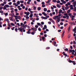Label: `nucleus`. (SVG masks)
<instances>
[{
  "label": "nucleus",
  "mask_w": 76,
  "mask_h": 76,
  "mask_svg": "<svg viewBox=\"0 0 76 76\" xmlns=\"http://www.w3.org/2000/svg\"><path fill=\"white\" fill-rule=\"evenodd\" d=\"M48 24H49V25H51V21H49L48 22Z\"/></svg>",
  "instance_id": "a18cd8bd"
},
{
  "label": "nucleus",
  "mask_w": 76,
  "mask_h": 76,
  "mask_svg": "<svg viewBox=\"0 0 76 76\" xmlns=\"http://www.w3.org/2000/svg\"><path fill=\"white\" fill-rule=\"evenodd\" d=\"M43 10L44 12H47V9L45 8Z\"/></svg>",
  "instance_id": "4468645a"
},
{
  "label": "nucleus",
  "mask_w": 76,
  "mask_h": 76,
  "mask_svg": "<svg viewBox=\"0 0 76 76\" xmlns=\"http://www.w3.org/2000/svg\"><path fill=\"white\" fill-rule=\"evenodd\" d=\"M3 9L4 10H6V6L5 5L4 6V8H3Z\"/></svg>",
  "instance_id": "c756f323"
},
{
  "label": "nucleus",
  "mask_w": 76,
  "mask_h": 76,
  "mask_svg": "<svg viewBox=\"0 0 76 76\" xmlns=\"http://www.w3.org/2000/svg\"><path fill=\"white\" fill-rule=\"evenodd\" d=\"M59 12H58V13H61L62 12V10H59Z\"/></svg>",
  "instance_id": "6ab92c4d"
},
{
  "label": "nucleus",
  "mask_w": 76,
  "mask_h": 76,
  "mask_svg": "<svg viewBox=\"0 0 76 76\" xmlns=\"http://www.w3.org/2000/svg\"><path fill=\"white\" fill-rule=\"evenodd\" d=\"M60 20H59V19H58L57 20V21H56V23H58L57 22H60Z\"/></svg>",
  "instance_id": "a878e982"
},
{
  "label": "nucleus",
  "mask_w": 76,
  "mask_h": 76,
  "mask_svg": "<svg viewBox=\"0 0 76 76\" xmlns=\"http://www.w3.org/2000/svg\"><path fill=\"white\" fill-rule=\"evenodd\" d=\"M42 7H45V4L42 5Z\"/></svg>",
  "instance_id": "a19ab883"
},
{
  "label": "nucleus",
  "mask_w": 76,
  "mask_h": 76,
  "mask_svg": "<svg viewBox=\"0 0 76 76\" xmlns=\"http://www.w3.org/2000/svg\"><path fill=\"white\" fill-rule=\"evenodd\" d=\"M17 4H20V1H18L17 3Z\"/></svg>",
  "instance_id": "2f4dec72"
},
{
  "label": "nucleus",
  "mask_w": 76,
  "mask_h": 76,
  "mask_svg": "<svg viewBox=\"0 0 76 76\" xmlns=\"http://www.w3.org/2000/svg\"><path fill=\"white\" fill-rule=\"evenodd\" d=\"M5 16H7L8 15V12H7L5 14Z\"/></svg>",
  "instance_id": "58836bf2"
},
{
  "label": "nucleus",
  "mask_w": 76,
  "mask_h": 76,
  "mask_svg": "<svg viewBox=\"0 0 76 76\" xmlns=\"http://www.w3.org/2000/svg\"><path fill=\"white\" fill-rule=\"evenodd\" d=\"M73 15H74V16H76V12H73Z\"/></svg>",
  "instance_id": "5fc2aeb1"
},
{
  "label": "nucleus",
  "mask_w": 76,
  "mask_h": 76,
  "mask_svg": "<svg viewBox=\"0 0 76 76\" xmlns=\"http://www.w3.org/2000/svg\"><path fill=\"white\" fill-rule=\"evenodd\" d=\"M63 54L64 56H65V58H66V57H67V54L65 53V52H63Z\"/></svg>",
  "instance_id": "20e7f679"
},
{
  "label": "nucleus",
  "mask_w": 76,
  "mask_h": 76,
  "mask_svg": "<svg viewBox=\"0 0 76 76\" xmlns=\"http://www.w3.org/2000/svg\"><path fill=\"white\" fill-rule=\"evenodd\" d=\"M68 31H70V27L69 26V28H68Z\"/></svg>",
  "instance_id": "774afa93"
},
{
  "label": "nucleus",
  "mask_w": 76,
  "mask_h": 76,
  "mask_svg": "<svg viewBox=\"0 0 76 76\" xmlns=\"http://www.w3.org/2000/svg\"><path fill=\"white\" fill-rule=\"evenodd\" d=\"M20 2L21 3H23L24 1H20Z\"/></svg>",
  "instance_id": "052dcab7"
},
{
  "label": "nucleus",
  "mask_w": 76,
  "mask_h": 76,
  "mask_svg": "<svg viewBox=\"0 0 76 76\" xmlns=\"http://www.w3.org/2000/svg\"><path fill=\"white\" fill-rule=\"evenodd\" d=\"M10 20H11L12 21H13V19H12V18L11 17H9V18Z\"/></svg>",
  "instance_id": "dca6fc26"
},
{
  "label": "nucleus",
  "mask_w": 76,
  "mask_h": 76,
  "mask_svg": "<svg viewBox=\"0 0 76 76\" xmlns=\"http://www.w3.org/2000/svg\"><path fill=\"white\" fill-rule=\"evenodd\" d=\"M11 25H12V26H14V25L15 24H13V23H11Z\"/></svg>",
  "instance_id": "e2e57ef3"
},
{
  "label": "nucleus",
  "mask_w": 76,
  "mask_h": 76,
  "mask_svg": "<svg viewBox=\"0 0 76 76\" xmlns=\"http://www.w3.org/2000/svg\"><path fill=\"white\" fill-rule=\"evenodd\" d=\"M35 27L36 28H38V26L37 25H36L35 26Z\"/></svg>",
  "instance_id": "0e129e2a"
},
{
  "label": "nucleus",
  "mask_w": 76,
  "mask_h": 76,
  "mask_svg": "<svg viewBox=\"0 0 76 76\" xmlns=\"http://www.w3.org/2000/svg\"><path fill=\"white\" fill-rule=\"evenodd\" d=\"M37 9V7H36L35 6L34 7L33 10H35Z\"/></svg>",
  "instance_id": "c85d7f7f"
},
{
  "label": "nucleus",
  "mask_w": 76,
  "mask_h": 76,
  "mask_svg": "<svg viewBox=\"0 0 76 76\" xmlns=\"http://www.w3.org/2000/svg\"><path fill=\"white\" fill-rule=\"evenodd\" d=\"M38 30L39 31H41V29L40 28H38Z\"/></svg>",
  "instance_id": "8fccbe9b"
},
{
  "label": "nucleus",
  "mask_w": 76,
  "mask_h": 76,
  "mask_svg": "<svg viewBox=\"0 0 76 76\" xmlns=\"http://www.w3.org/2000/svg\"><path fill=\"white\" fill-rule=\"evenodd\" d=\"M12 2H10L8 3V4H9V5H11L12 4Z\"/></svg>",
  "instance_id": "864d4df0"
},
{
  "label": "nucleus",
  "mask_w": 76,
  "mask_h": 76,
  "mask_svg": "<svg viewBox=\"0 0 76 76\" xmlns=\"http://www.w3.org/2000/svg\"><path fill=\"white\" fill-rule=\"evenodd\" d=\"M30 14V12H27V14L26 15V16H29V15Z\"/></svg>",
  "instance_id": "9b49d317"
},
{
  "label": "nucleus",
  "mask_w": 76,
  "mask_h": 76,
  "mask_svg": "<svg viewBox=\"0 0 76 76\" xmlns=\"http://www.w3.org/2000/svg\"><path fill=\"white\" fill-rule=\"evenodd\" d=\"M60 24L61 25H63V23L62 22H61L60 23Z\"/></svg>",
  "instance_id": "c03bdc74"
},
{
  "label": "nucleus",
  "mask_w": 76,
  "mask_h": 76,
  "mask_svg": "<svg viewBox=\"0 0 76 76\" xmlns=\"http://www.w3.org/2000/svg\"><path fill=\"white\" fill-rule=\"evenodd\" d=\"M67 4L69 6H70V2H67Z\"/></svg>",
  "instance_id": "338daca9"
},
{
  "label": "nucleus",
  "mask_w": 76,
  "mask_h": 76,
  "mask_svg": "<svg viewBox=\"0 0 76 76\" xmlns=\"http://www.w3.org/2000/svg\"><path fill=\"white\" fill-rule=\"evenodd\" d=\"M57 7H58V8H60V7H61V6H60V5L59 4H58L56 5Z\"/></svg>",
  "instance_id": "1a4fd4ad"
},
{
  "label": "nucleus",
  "mask_w": 76,
  "mask_h": 76,
  "mask_svg": "<svg viewBox=\"0 0 76 76\" xmlns=\"http://www.w3.org/2000/svg\"><path fill=\"white\" fill-rule=\"evenodd\" d=\"M73 61H72L71 60H70L69 61V63H72Z\"/></svg>",
  "instance_id": "de8ad7c7"
},
{
  "label": "nucleus",
  "mask_w": 76,
  "mask_h": 76,
  "mask_svg": "<svg viewBox=\"0 0 76 76\" xmlns=\"http://www.w3.org/2000/svg\"><path fill=\"white\" fill-rule=\"evenodd\" d=\"M72 63H73V64L74 65H76V62H75V61H72Z\"/></svg>",
  "instance_id": "f8f14e48"
},
{
  "label": "nucleus",
  "mask_w": 76,
  "mask_h": 76,
  "mask_svg": "<svg viewBox=\"0 0 76 76\" xmlns=\"http://www.w3.org/2000/svg\"><path fill=\"white\" fill-rule=\"evenodd\" d=\"M64 32H65V31H63V32L62 33V37L64 36Z\"/></svg>",
  "instance_id": "cd10ccee"
},
{
  "label": "nucleus",
  "mask_w": 76,
  "mask_h": 76,
  "mask_svg": "<svg viewBox=\"0 0 76 76\" xmlns=\"http://www.w3.org/2000/svg\"><path fill=\"white\" fill-rule=\"evenodd\" d=\"M51 12V11L50 10H48L47 11V12L48 13H50Z\"/></svg>",
  "instance_id": "09e8293b"
},
{
  "label": "nucleus",
  "mask_w": 76,
  "mask_h": 76,
  "mask_svg": "<svg viewBox=\"0 0 76 76\" xmlns=\"http://www.w3.org/2000/svg\"><path fill=\"white\" fill-rule=\"evenodd\" d=\"M68 48H66L64 50V51H68Z\"/></svg>",
  "instance_id": "72a5a7b5"
},
{
  "label": "nucleus",
  "mask_w": 76,
  "mask_h": 76,
  "mask_svg": "<svg viewBox=\"0 0 76 76\" xmlns=\"http://www.w3.org/2000/svg\"><path fill=\"white\" fill-rule=\"evenodd\" d=\"M69 51H70L71 52H72V54H73V55H74V53H75V50H69Z\"/></svg>",
  "instance_id": "7ed1b4c3"
},
{
  "label": "nucleus",
  "mask_w": 76,
  "mask_h": 76,
  "mask_svg": "<svg viewBox=\"0 0 76 76\" xmlns=\"http://www.w3.org/2000/svg\"><path fill=\"white\" fill-rule=\"evenodd\" d=\"M20 26L21 27H22H22H24L25 26V24H23V23H20Z\"/></svg>",
  "instance_id": "423d86ee"
},
{
  "label": "nucleus",
  "mask_w": 76,
  "mask_h": 76,
  "mask_svg": "<svg viewBox=\"0 0 76 76\" xmlns=\"http://www.w3.org/2000/svg\"><path fill=\"white\" fill-rule=\"evenodd\" d=\"M51 21L53 23V24H54V21L53 20H52Z\"/></svg>",
  "instance_id": "6e6d98bb"
},
{
  "label": "nucleus",
  "mask_w": 76,
  "mask_h": 76,
  "mask_svg": "<svg viewBox=\"0 0 76 76\" xmlns=\"http://www.w3.org/2000/svg\"><path fill=\"white\" fill-rule=\"evenodd\" d=\"M0 6H4V4H0Z\"/></svg>",
  "instance_id": "a211bd4d"
},
{
  "label": "nucleus",
  "mask_w": 76,
  "mask_h": 76,
  "mask_svg": "<svg viewBox=\"0 0 76 76\" xmlns=\"http://www.w3.org/2000/svg\"><path fill=\"white\" fill-rule=\"evenodd\" d=\"M42 19H47V18L46 17H44L43 16L41 17Z\"/></svg>",
  "instance_id": "0eeeda50"
},
{
  "label": "nucleus",
  "mask_w": 76,
  "mask_h": 76,
  "mask_svg": "<svg viewBox=\"0 0 76 76\" xmlns=\"http://www.w3.org/2000/svg\"><path fill=\"white\" fill-rule=\"evenodd\" d=\"M35 33V32H34V31H33L31 32V34H32V35H34Z\"/></svg>",
  "instance_id": "b1692460"
},
{
  "label": "nucleus",
  "mask_w": 76,
  "mask_h": 76,
  "mask_svg": "<svg viewBox=\"0 0 76 76\" xmlns=\"http://www.w3.org/2000/svg\"><path fill=\"white\" fill-rule=\"evenodd\" d=\"M67 25H68V24L67 23H66V24L64 25V26H66Z\"/></svg>",
  "instance_id": "4d7b16f0"
},
{
  "label": "nucleus",
  "mask_w": 76,
  "mask_h": 76,
  "mask_svg": "<svg viewBox=\"0 0 76 76\" xmlns=\"http://www.w3.org/2000/svg\"><path fill=\"white\" fill-rule=\"evenodd\" d=\"M56 0H53V2H54V3H56Z\"/></svg>",
  "instance_id": "603ef678"
},
{
  "label": "nucleus",
  "mask_w": 76,
  "mask_h": 76,
  "mask_svg": "<svg viewBox=\"0 0 76 76\" xmlns=\"http://www.w3.org/2000/svg\"><path fill=\"white\" fill-rule=\"evenodd\" d=\"M5 6L6 7L8 8V7H9V5H7V4L5 5Z\"/></svg>",
  "instance_id": "393cba45"
},
{
  "label": "nucleus",
  "mask_w": 76,
  "mask_h": 76,
  "mask_svg": "<svg viewBox=\"0 0 76 76\" xmlns=\"http://www.w3.org/2000/svg\"><path fill=\"white\" fill-rule=\"evenodd\" d=\"M22 28V27H21L20 28H18V31H20V32H23V31H22L24 30V29H25V27H23Z\"/></svg>",
  "instance_id": "f257e3e1"
},
{
  "label": "nucleus",
  "mask_w": 76,
  "mask_h": 76,
  "mask_svg": "<svg viewBox=\"0 0 76 76\" xmlns=\"http://www.w3.org/2000/svg\"><path fill=\"white\" fill-rule=\"evenodd\" d=\"M50 48L49 47H47L46 48V50H48L49 49H50Z\"/></svg>",
  "instance_id": "79ce46f5"
},
{
  "label": "nucleus",
  "mask_w": 76,
  "mask_h": 76,
  "mask_svg": "<svg viewBox=\"0 0 76 76\" xmlns=\"http://www.w3.org/2000/svg\"><path fill=\"white\" fill-rule=\"evenodd\" d=\"M41 7H38L37 8L38 10H41Z\"/></svg>",
  "instance_id": "ddd939ff"
},
{
  "label": "nucleus",
  "mask_w": 76,
  "mask_h": 76,
  "mask_svg": "<svg viewBox=\"0 0 76 76\" xmlns=\"http://www.w3.org/2000/svg\"><path fill=\"white\" fill-rule=\"evenodd\" d=\"M4 12V11L2 10H1L0 11V13H3Z\"/></svg>",
  "instance_id": "c9c22d12"
},
{
  "label": "nucleus",
  "mask_w": 76,
  "mask_h": 76,
  "mask_svg": "<svg viewBox=\"0 0 76 76\" xmlns=\"http://www.w3.org/2000/svg\"><path fill=\"white\" fill-rule=\"evenodd\" d=\"M53 44H54V46H56V47H57V45H56V42H54L53 41Z\"/></svg>",
  "instance_id": "39448f33"
},
{
  "label": "nucleus",
  "mask_w": 76,
  "mask_h": 76,
  "mask_svg": "<svg viewBox=\"0 0 76 76\" xmlns=\"http://www.w3.org/2000/svg\"><path fill=\"white\" fill-rule=\"evenodd\" d=\"M76 31V26L75 27V28H74L73 29L74 32H75Z\"/></svg>",
  "instance_id": "5701e85b"
},
{
  "label": "nucleus",
  "mask_w": 76,
  "mask_h": 76,
  "mask_svg": "<svg viewBox=\"0 0 76 76\" xmlns=\"http://www.w3.org/2000/svg\"><path fill=\"white\" fill-rule=\"evenodd\" d=\"M37 28H35L33 29V31L34 32H36V31H37Z\"/></svg>",
  "instance_id": "6e6552de"
},
{
  "label": "nucleus",
  "mask_w": 76,
  "mask_h": 76,
  "mask_svg": "<svg viewBox=\"0 0 76 76\" xmlns=\"http://www.w3.org/2000/svg\"><path fill=\"white\" fill-rule=\"evenodd\" d=\"M39 18H36V20H39Z\"/></svg>",
  "instance_id": "69168bd1"
},
{
  "label": "nucleus",
  "mask_w": 76,
  "mask_h": 76,
  "mask_svg": "<svg viewBox=\"0 0 76 76\" xmlns=\"http://www.w3.org/2000/svg\"><path fill=\"white\" fill-rule=\"evenodd\" d=\"M3 8V7H0V10H1Z\"/></svg>",
  "instance_id": "e433bc0d"
},
{
  "label": "nucleus",
  "mask_w": 76,
  "mask_h": 76,
  "mask_svg": "<svg viewBox=\"0 0 76 76\" xmlns=\"http://www.w3.org/2000/svg\"><path fill=\"white\" fill-rule=\"evenodd\" d=\"M58 18V16L55 15L54 16V18H53V19H55V18Z\"/></svg>",
  "instance_id": "bb28decb"
},
{
  "label": "nucleus",
  "mask_w": 76,
  "mask_h": 76,
  "mask_svg": "<svg viewBox=\"0 0 76 76\" xmlns=\"http://www.w3.org/2000/svg\"><path fill=\"white\" fill-rule=\"evenodd\" d=\"M57 16L58 18L59 16H61V13L59 14L58 15H57Z\"/></svg>",
  "instance_id": "37998d69"
},
{
  "label": "nucleus",
  "mask_w": 76,
  "mask_h": 76,
  "mask_svg": "<svg viewBox=\"0 0 76 76\" xmlns=\"http://www.w3.org/2000/svg\"><path fill=\"white\" fill-rule=\"evenodd\" d=\"M41 24L42 25H44V23L43 22H41Z\"/></svg>",
  "instance_id": "680f3d73"
},
{
  "label": "nucleus",
  "mask_w": 76,
  "mask_h": 76,
  "mask_svg": "<svg viewBox=\"0 0 76 76\" xmlns=\"http://www.w3.org/2000/svg\"><path fill=\"white\" fill-rule=\"evenodd\" d=\"M5 20H6L7 21V22H8L9 20V19H5Z\"/></svg>",
  "instance_id": "49530a36"
},
{
  "label": "nucleus",
  "mask_w": 76,
  "mask_h": 76,
  "mask_svg": "<svg viewBox=\"0 0 76 76\" xmlns=\"http://www.w3.org/2000/svg\"><path fill=\"white\" fill-rule=\"evenodd\" d=\"M50 16H53V14H52V13H50Z\"/></svg>",
  "instance_id": "13d9d810"
},
{
  "label": "nucleus",
  "mask_w": 76,
  "mask_h": 76,
  "mask_svg": "<svg viewBox=\"0 0 76 76\" xmlns=\"http://www.w3.org/2000/svg\"><path fill=\"white\" fill-rule=\"evenodd\" d=\"M23 14V12H21L20 13V16H22V15Z\"/></svg>",
  "instance_id": "2eb2a0df"
},
{
  "label": "nucleus",
  "mask_w": 76,
  "mask_h": 76,
  "mask_svg": "<svg viewBox=\"0 0 76 76\" xmlns=\"http://www.w3.org/2000/svg\"><path fill=\"white\" fill-rule=\"evenodd\" d=\"M42 39L43 40V41H44V39H45V37H44L43 36L42 37Z\"/></svg>",
  "instance_id": "f704fd0d"
},
{
  "label": "nucleus",
  "mask_w": 76,
  "mask_h": 76,
  "mask_svg": "<svg viewBox=\"0 0 76 76\" xmlns=\"http://www.w3.org/2000/svg\"><path fill=\"white\" fill-rule=\"evenodd\" d=\"M18 28H16L15 29V31H16V32H17V31H18Z\"/></svg>",
  "instance_id": "3c124183"
},
{
  "label": "nucleus",
  "mask_w": 76,
  "mask_h": 76,
  "mask_svg": "<svg viewBox=\"0 0 76 76\" xmlns=\"http://www.w3.org/2000/svg\"><path fill=\"white\" fill-rule=\"evenodd\" d=\"M70 11H71V10H70V9H69V10L68 11H67V13H70Z\"/></svg>",
  "instance_id": "9d476101"
},
{
  "label": "nucleus",
  "mask_w": 76,
  "mask_h": 76,
  "mask_svg": "<svg viewBox=\"0 0 76 76\" xmlns=\"http://www.w3.org/2000/svg\"><path fill=\"white\" fill-rule=\"evenodd\" d=\"M37 25H38V26H41V23H37Z\"/></svg>",
  "instance_id": "aec40b11"
},
{
  "label": "nucleus",
  "mask_w": 76,
  "mask_h": 76,
  "mask_svg": "<svg viewBox=\"0 0 76 76\" xmlns=\"http://www.w3.org/2000/svg\"><path fill=\"white\" fill-rule=\"evenodd\" d=\"M17 18H18V19H21V17H20V16H18Z\"/></svg>",
  "instance_id": "f3484780"
},
{
  "label": "nucleus",
  "mask_w": 76,
  "mask_h": 76,
  "mask_svg": "<svg viewBox=\"0 0 76 76\" xmlns=\"http://www.w3.org/2000/svg\"><path fill=\"white\" fill-rule=\"evenodd\" d=\"M66 17L67 18L66 19L68 20V19H69V15H67Z\"/></svg>",
  "instance_id": "7c9ffc66"
},
{
  "label": "nucleus",
  "mask_w": 76,
  "mask_h": 76,
  "mask_svg": "<svg viewBox=\"0 0 76 76\" xmlns=\"http://www.w3.org/2000/svg\"><path fill=\"white\" fill-rule=\"evenodd\" d=\"M56 3H60V1L58 0L56 2Z\"/></svg>",
  "instance_id": "4c0bfd02"
},
{
  "label": "nucleus",
  "mask_w": 76,
  "mask_h": 76,
  "mask_svg": "<svg viewBox=\"0 0 76 76\" xmlns=\"http://www.w3.org/2000/svg\"><path fill=\"white\" fill-rule=\"evenodd\" d=\"M26 19H28L29 18V17L28 16H27L26 18Z\"/></svg>",
  "instance_id": "bf43d9fd"
},
{
  "label": "nucleus",
  "mask_w": 76,
  "mask_h": 76,
  "mask_svg": "<svg viewBox=\"0 0 76 76\" xmlns=\"http://www.w3.org/2000/svg\"><path fill=\"white\" fill-rule=\"evenodd\" d=\"M68 15H69V16H70V18H72V13H70Z\"/></svg>",
  "instance_id": "4be33fe9"
},
{
  "label": "nucleus",
  "mask_w": 76,
  "mask_h": 76,
  "mask_svg": "<svg viewBox=\"0 0 76 76\" xmlns=\"http://www.w3.org/2000/svg\"><path fill=\"white\" fill-rule=\"evenodd\" d=\"M72 4H73V6L72 5H71L70 6V7H75L76 5V1H74L73 3H72Z\"/></svg>",
  "instance_id": "f03ea898"
},
{
  "label": "nucleus",
  "mask_w": 76,
  "mask_h": 76,
  "mask_svg": "<svg viewBox=\"0 0 76 76\" xmlns=\"http://www.w3.org/2000/svg\"><path fill=\"white\" fill-rule=\"evenodd\" d=\"M28 34H30L31 33H30V31H28L26 32Z\"/></svg>",
  "instance_id": "ea45409f"
},
{
  "label": "nucleus",
  "mask_w": 76,
  "mask_h": 76,
  "mask_svg": "<svg viewBox=\"0 0 76 76\" xmlns=\"http://www.w3.org/2000/svg\"><path fill=\"white\" fill-rule=\"evenodd\" d=\"M32 16H33V14H31L29 16L30 18H32Z\"/></svg>",
  "instance_id": "412c9836"
},
{
  "label": "nucleus",
  "mask_w": 76,
  "mask_h": 76,
  "mask_svg": "<svg viewBox=\"0 0 76 76\" xmlns=\"http://www.w3.org/2000/svg\"><path fill=\"white\" fill-rule=\"evenodd\" d=\"M44 28H45V29H47V26L46 25H45L44 26Z\"/></svg>",
  "instance_id": "473e14b6"
}]
</instances>
